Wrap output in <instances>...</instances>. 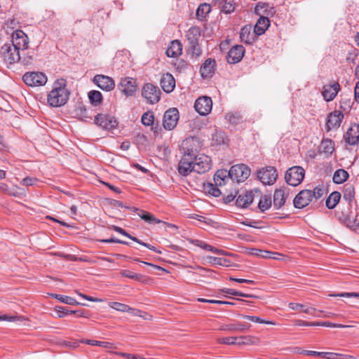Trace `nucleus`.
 <instances>
[{
	"instance_id": "a878e982",
	"label": "nucleus",
	"mask_w": 359,
	"mask_h": 359,
	"mask_svg": "<svg viewBox=\"0 0 359 359\" xmlns=\"http://www.w3.org/2000/svg\"><path fill=\"white\" fill-rule=\"evenodd\" d=\"M109 306L118 311L127 312L132 313L133 316L142 317L141 315L142 311L140 310L132 308L127 304H122L116 302H109Z\"/></svg>"
},
{
	"instance_id": "412c9836",
	"label": "nucleus",
	"mask_w": 359,
	"mask_h": 359,
	"mask_svg": "<svg viewBox=\"0 0 359 359\" xmlns=\"http://www.w3.org/2000/svg\"><path fill=\"white\" fill-rule=\"evenodd\" d=\"M343 222L349 229L356 231L359 229V221L358 220V213L348 210L342 212Z\"/></svg>"
},
{
	"instance_id": "de8ad7c7",
	"label": "nucleus",
	"mask_w": 359,
	"mask_h": 359,
	"mask_svg": "<svg viewBox=\"0 0 359 359\" xmlns=\"http://www.w3.org/2000/svg\"><path fill=\"white\" fill-rule=\"evenodd\" d=\"M203 187L205 192L215 197H218L221 195V191L215 184L208 183L207 184H204Z\"/></svg>"
},
{
	"instance_id": "7c9ffc66",
	"label": "nucleus",
	"mask_w": 359,
	"mask_h": 359,
	"mask_svg": "<svg viewBox=\"0 0 359 359\" xmlns=\"http://www.w3.org/2000/svg\"><path fill=\"white\" fill-rule=\"evenodd\" d=\"M334 151V142L330 139H323L318 148L320 154H324L326 157L330 156Z\"/></svg>"
},
{
	"instance_id": "4c0bfd02",
	"label": "nucleus",
	"mask_w": 359,
	"mask_h": 359,
	"mask_svg": "<svg viewBox=\"0 0 359 359\" xmlns=\"http://www.w3.org/2000/svg\"><path fill=\"white\" fill-rule=\"evenodd\" d=\"M211 11V6L210 4L204 3L201 4L196 13V18L199 20H203L208 14Z\"/></svg>"
},
{
	"instance_id": "6e6552de",
	"label": "nucleus",
	"mask_w": 359,
	"mask_h": 359,
	"mask_svg": "<svg viewBox=\"0 0 359 359\" xmlns=\"http://www.w3.org/2000/svg\"><path fill=\"white\" fill-rule=\"evenodd\" d=\"M22 80L25 83L29 86H41L46 83V76L39 72H26L23 76Z\"/></svg>"
},
{
	"instance_id": "680f3d73",
	"label": "nucleus",
	"mask_w": 359,
	"mask_h": 359,
	"mask_svg": "<svg viewBox=\"0 0 359 359\" xmlns=\"http://www.w3.org/2000/svg\"><path fill=\"white\" fill-rule=\"evenodd\" d=\"M0 191H1L3 193L6 194L10 196H17L18 194L15 192H13L8 186L3 182H0Z\"/></svg>"
},
{
	"instance_id": "393cba45",
	"label": "nucleus",
	"mask_w": 359,
	"mask_h": 359,
	"mask_svg": "<svg viewBox=\"0 0 359 359\" xmlns=\"http://www.w3.org/2000/svg\"><path fill=\"white\" fill-rule=\"evenodd\" d=\"M160 84L165 93H171L175 87V79L171 74L166 73L161 76Z\"/></svg>"
},
{
	"instance_id": "37998d69",
	"label": "nucleus",
	"mask_w": 359,
	"mask_h": 359,
	"mask_svg": "<svg viewBox=\"0 0 359 359\" xmlns=\"http://www.w3.org/2000/svg\"><path fill=\"white\" fill-rule=\"evenodd\" d=\"M48 294L50 296L53 297V298L58 299L61 302L69 304V305L79 304V303L77 302L76 301V299H74V298L69 297V296L54 294V293H50Z\"/></svg>"
},
{
	"instance_id": "c03bdc74",
	"label": "nucleus",
	"mask_w": 359,
	"mask_h": 359,
	"mask_svg": "<svg viewBox=\"0 0 359 359\" xmlns=\"http://www.w3.org/2000/svg\"><path fill=\"white\" fill-rule=\"evenodd\" d=\"M225 118L232 125H237L242 121L243 116L238 111L229 112L225 116Z\"/></svg>"
},
{
	"instance_id": "ddd939ff",
	"label": "nucleus",
	"mask_w": 359,
	"mask_h": 359,
	"mask_svg": "<svg viewBox=\"0 0 359 359\" xmlns=\"http://www.w3.org/2000/svg\"><path fill=\"white\" fill-rule=\"evenodd\" d=\"M257 177L264 184H273L276 181L278 174L274 167L269 166L257 172Z\"/></svg>"
},
{
	"instance_id": "052dcab7",
	"label": "nucleus",
	"mask_w": 359,
	"mask_h": 359,
	"mask_svg": "<svg viewBox=\"0 0 359 359\" xmlns=\"http://www.w3.org/2000/svg\"><path fill=\"white\" fill-rule=\"evenodd\" d=\"M209 262L212 264L225 266L226 259L220 257H208Z\"/></svg>"
},
{
	"instance_id": "1a4fd4ad",
	"label": "nucleus",
	"mask_w": 359,
	"mask_h": 359,
	"mask_svg": "<svg viewBox=\"0 0 359 359\" xmlns=\"http://www.w3.org/2000/svg\"><path fill=\"white\" fill-rule=\"evenodd\" d=\"M161 94L160 89L152 83H146L142 88V95L150 104L157 103L160 100Z\"/></svg>"
},
{
	"instance_id": "4d7b16f0",
	"label": "nucleus",
	"mask_w": 359,
	"mask_h": 359,
	"mask_svg": "<svg viewBox=\"0 0 359 359\" xmlns=\"http://www.w3.org/2000/svg\"><path fill=\"white\" fill-rule=\"evenodd\" d=\"M324 194L325 189L323 187L318 186L316 187L313 191H311V198H316V199H318L321 198Z\"/></svg>"
},
{
	"instance_id": "39448f33",
	"label": "nucleus",
	"mask_w": 359,
	"mask_h": 359,
	"mask_svg": "<svg viewBox=\"0 0 359 359\" xmlns=\"http://www.w3.org/2000/svg\"><path fill=\"white\" fill-rule=\"evenodd\" d=\"M250 175V169L245 164L232 165L229 170V177L237 182H244Z\"/></svg>"
},
{
	"instance_id": "338daca9",
	"label": "nucleus",
	"mask_w": 359,
	"mask_h": 359,
	"mask_svg": "<svg viewBox=\"0 0 359 359\" xmlns=\"http://www.w3.org/2000/svg\"><path fill=\"white\" fill-rule=\"evenodd\" d=\"M196 245L203 250H205L208 251L212 250V246L205 243L204 241L196 240Z\"/></svg>"
},
{
	"instance_id": "dca6fc26",
	"label": "nucleus",
	"mask_w": 359,
	"mask_h": 359,
	"mask_svg": "<svg viewBox=\"0 0 359 359\" xmlns=\"http://www.w3.org/2000/svg\"><path fill=\"white\" fill-rule=\"evenodd\" d=\"M93 82L102 90L111 91L115 88L114 79L108 76L102 74L95 75L93 78Z\"/></svg>"
},
{
	"instance_id": "b1692460",
	"label": "nucleus",
	"mask_w": 359,
	"mask_h": 359,
	"mask_svg": "<svg viewBox=\"0 0 359 359\" xmlns=\"http://www.w3.org/2000/svg\"><path fill=\"white\" fill-rule=\"evenodd\" d=\"M250 327V325L249 324L236 322L234 323L222 325L219 327V330L228 332H244L245 330H248Z\"/></svg>"
},
{
	"instance_id": "c85d7f7f",
	"label": "nucleus",
	"mask_w": 359,
	"mask_h": 359,
	"mask_svg": "<svg viewBox=\"0 0 359 359\" xmlns=\"http://www.w3.org/2000/svg\"><path fill=\"white\" fill-rule=\"evenodd\" d=\"M251 26L246 25L244 26L240 32V38L241 41L244 42L246 44L252 43L256 37V34L255 31L253 32H251Z\"/></svg>"
},
{
	"instance_id": "4be33fe9",
	"label": "nucleus",
	"mask_w": 359,
	"mask_h": 359,
	"mask_svg": "<svg viewBox=\"0 0 359 359\" xmlns=\"http://www.w3.org/2000/svg\"><path fill=\"white\" fill-rule=\"evenodd\" d=\"M216 61L212 58H208L205 60L200 69V73L203 79L211 78L215 70Z\"/></svg>"
},
{
	"instance_id": "8fccbe9b",
	"label": "nucleus",
	"mask_w": 359,
	"mask_h": 359,
	"mask_svg": "<svg viewBox=\"0 0 359 359\" xmlns=\"http://www.w3.org/2000/svg\"><path fill=\"white\" fill-rule=\"evenodd\" d=\"M154 121V116L152 111H147L143 114L142 116V123L146 126L153 125Z\"/></svg>"
},
{
	"instance_id": "f03ea898",
	"label": "nucleus",
	"mask_w": 359,
	"mask_h": 359,
	"mask_svg": "<svg viewBox=\"0 0 359 359\" xmlns=\"http://www.w3.org/2000/svg\"><path fill=\"white\" fill-rule=\"evenodd\" d=\"M195 143L198 144V140L191 137L187 139L183 144L186 145V147L184 148V154L178 164V172L182 176H187L191 172H194V169H192L193 158L195 153H197V149L192 146Z\"/></svg>"
},
{
	"instance_id": "f704fd0d",
	"label": "nucleus",
	"mask_w": 359,
	"mask_h": 359,
	"mask_svg": "<svg viewBox=\"0 0 359 359\" xmlns=\"http://www.w3.org/2000/svg\"><path fill=\"white\" fill-rule=\"evenodd\" d=\"M139 211L138 215L140 217L150 224H160L162 222L161 220L154 217L151 213L144 211L143 210L135 209Z\"/></svg>"
},
{
	"instance_id": "aec40b11",
	"label": "nucleus",
	"mask_w": 359,
	"mask_h": 359,
	"mask_svg": "<svg viewBox=\"0 0 359 359\" xmlns=\"http://www.w3.org/2000/svg\"><path fill=\"white\" fill-rule=\"evenodd\" d=\"M95 123L105 130L115 128L116 121L111 116L99 114L95 116Z\"/></svg>"
},
{
	"instance_id": "79ce46f5",
	"label": "nucleus",
	"mask_w": 359,
	"mask_h": 359,
	"mask_svg": "<svg viewBox=\"0 0 359 359\" xmlns=\"http://www.w3.org/2000/svg\"><path fill=\"white\" fill-rule=\"evenodd\" d=\"M272 205V201L270 196L264 195L262 196L259 203L258 208L262 212H264L266 210H269Z\"/></svg>"
},
{
	"instance_id": "a18cd8bd",
	"label": "nucleus",
	"mask_w": 359,
	"mask_h": 359,
	"mask_svg": "<svg viewBox=\"0 0 359 359\" xmlns=\"http://www.w3.org/2000/svg\"><path fill=\"white\" fill-rule=\"evenodd\" d=\"M88 98L94 106H97L102 102V95L98 90H90L88 93Z\"/></svg>"
},
{
	"instance_id": "864d4df0",
	"label": "nucleus",
	"mask_w": 359,
	"mask_h": 359,
	"mask_svg": "<svg viewBox=\"0 0 359 359\" xmlns=\"http://www.w3.org/2000/svg\"><path fill=\"white\" fill-rule=\"evenodd\" d=\"M350 358H351V356L348 355L332 352H326L325 355L326 359H348Z\"/></svg>"
},
{
	"instance_id": "49530a36",
	"label": "nucleus",
	"mask_w": 359,
	"mask_h": 359,
	"mask_svg": "<svg viewBox=\"0 0 359 359\" xmlns=\"http://www.w3.org/2000/svg\"><path fill=\"white\" fill-rule=\"evenodd\" d=\"M121 275L122 276L129 278L130 279L135 280L136 281L139 282H144V276L140 273H136L133 271H130L129 270H122L120 272Z\"/></svg>"
},
{
	"instance_id": "2f4dec72",
	"label": "nucleus",
	"mask_w": 359,
	"mask_h": 359,
	"mask_svg": "<svg viewBox=\"0 0 359 359\" xmlns=\"http://www.w3.org/2000/svg\"><path fill=\"white\" fill-rule=\"evenodd\" d=\"M270 22L266 17H260L255 25V33L257 36L263 34L268 29Z\"/></svg>"
},
{
	"instance_id": "5701e85b",
	"label": "nucleus",
	"mask_w": 359,
	"mask_h": 359,
	"mask_svg": "<svg viewBox=\"0 0 359 359\" xmlns=\"http://www.w3.org/2000/svg\"><path fill=\"white\" fill-rule=\"evenodd\" d=\"M340 90V85L335 82L332 85H325L323 86L322 95L325 101L330 102L333 100Z\"/></svg>"
},
{
	"instance_id": "bb28decb",
	"label": "nucleus",
	"mask_w": 359,
	"mask_h": 359,
	"mask_svg": "<svg viewBox=\"0 0 359 359\" xmlns=\"http://www.w3.org/2000/svg\"><path fill=\"white\" fill-rule=\"evenodd\" d=\"M253 198L254 196L252 191H244L238 195L236 205L239 208H246L252 203Z\"/></svg>"
},
{
	"instance_id": "9d476101",
	"label": "nucleus",
	"mask_w": 359,
	"mask_h": 359,
	"mask_svg": "<svg viewBox=\"0 0 359 359\" xmlns=\"http://www.w3.org/2000/svg\"><path fill=\"white\" fill-rule=\"evenodd\" d=\"M11 46L18 50H25L28 48L29 39L27 34L20 29L15 30L11 35Z\"/></svg>"
},
{
	"instance_id": "0eeeda50",
	"label": "nucleus",
	"mask_w": 359,
	"mask_h": 359,
	"mask_svg": "<svg viewBox=\"0 0 359 359\" xmlns=\"http://www.w3.org/2000/svg\"><path fill=\"white\" fill-rule=\"evenodd\" d=\"M4 60L8 65H13L21 60L20 51L13 48L11 43H5L1 48Z\"/></svg>"
},
{
	"instance_id": "3c124183",
	"label": "nucleus",
	"mask_w": 359,
	"mask_h": 359,
	"mask_svg": "<svg viewBox=\"0 0 359 359\" xmlns=\"http://www.w3.org/2000/svg\"><path fill=\"white\" fill-rule=\"evenodd\" d=\"M237 337H226L217 339V343L220 344L236 345L237 344Z\"/></svg>"
},
{
	"instance_id": "20e7f679",
	"label": "nucleus",
	"mask_w": 359,
	"mask_h": 359,
	"mask_svg": "<svg viewBox=\"0 0 359 359\" xmlns=\"http://www.w3.org/2000/svg\"><path fill=\"white\" fill-rule=\"evenodd\" d=\"M305 170L301 166H293L289 168L285 175L286 182L293 187L299 185L304 180Z\"/></svg>"
},
{
	"instance_id": "f3484780",
	"label": "nucleus",
	"mask_w": 359,
	"mask_h": 359,
	"mask_svg": "<svg viewBox=\"0 0 359 359\" xmlns=\"http://www.w3.org/2000/svg\"><path fill=\"white\" fill-rule=\"evenodd\" d=\"M311 200V190L304 189L294 197L293 204L296 208L302 209L307 206Z\"/></svg>"
},
{
	"instance_id": "9b49d317",
	"label": "nucleus",
	"mask_w": 359,
	"mask_h": 359,
	"mask_svg": "<svg viewBox=\"0 0 359 359\" xmlns=\"http://www.w3.org/2000/svg\"><path fill=\"white\" fill-rule=\"evenodd\" d=\"M179 111L177 108L168 109L163 116V126L165 129L171 130L174 129L179 120Z\"/></svg>"
},
{
	"instance_id": "bf43d9fd",
	"label": "nucleus",
	"mask_w": 359,
	"mask_h": 359,
	"mask_svg": "<svg viewBox=\"0 0 359 359\" xmlns=\"http://www.w3.org/2000/svg\"><path fill=\"white\" fill-rule=\"evenodd\" d=\"M56 311L59 318H63L65 316L69 313H75L74 311H69L63 306H57Z\"/></svg>"
},
{
	"instance_id": "72a5a7b5",
	"label": "nucleus",
	"mask_w": 359,
	"mask_h": 359,
	"mask_svg": "<svg viewBox=\"0 0 359 359\" xmlns=\"http://www.w3.org/2000/svg\"><path fill=\"white\" fill-rule=\"evenodd\" d=\"M229 177V170H218L214 175V182L217 186H222Z\"/></svg>"
},
{
	"instance_id": "0e129e2a",
	"label": "nucleus",
	"mask_w": 359,
	"mask_h": 359,
	"mask_svg": "<svg viewBox=\"0 0 359 359\" xmlns=\"http://www.w3.org/2000/svg\"><path fill=\"white\" fill-rule=\"evenodd\" d=\"M304 354L309 356H316L325 358L326 352H318L315 351H304Z\"/></svg>"
},
{
	"instance_id": "5fc2aeb1",
	"label": "nucleus",
	"mask_w": 359,
	"mask_h": 359,
	"mask_svg": "<svg viewBox=\"0 0 359 359\" xmlns=\"http://www.w3.org/2000/svg\"><path fill=\"white\" fill-rule=\"evenodd\" d=\"M320 326L327 327H333V328H345V327H352L351 325L333 323H331L329 321L320 322Z\"/></svg>"
},
{
	"instance_id": "f8f14e48",
	"label": "nucleus",
	"mask_w": 359,
	"mask_h": 359,
	"mask_svg": "<svg viewBox=\"0 0 359 359\" xmlns=\"http://www.w3.org/2000/svg\"><path fill=\"white\" fill-rule=\"evenodd\" d=\"M194 108L200 115H208L210 113L212 108V101L211 97L208 96L198 97L195 101Z\"/></svg>"
},
{
	"instance_id": "473e14b6",
	"label": "nucleus",
	"mask_w": 359,
	"mask_h": 359,
	"mask_svg": "<svg viewBox=\"0 0 359 359\" xmlns=\"http://www.w3.org/2000/svg\"><path fill=\"white\" fill-rule=\"evenodd\" d=\"M290 309L294 311H300L306 314L315 316L316 309L313 307H307L306 305L299 303L291 302L288 304Z\"/></svg>"
},
{
	"instance_id": "6e6d98bb",
	"label": "nucleus",
	"mask_w": 359,
	"mask_h": 359,
	"mask_svg": "<svg viewBox=\"0 0 359 359\" xmlns=\"http://www.w3.org/2000/svg\"><path fill=\"white\" fill-rule=\"evenodd\" d=\"M173 65L176 70L180 72L184 70L187 67V62L182 59H177L173 63Z\"/></svg>"
},
{
	"instance_id": "e433bc0d",
	"label": "nucleus",
	"mask_w": 359,
	"mask_h": 359,
	"mask_svg": "<svg viewBox=\"0 0 359 359\" xmlns=\"http://www.w3.org/2000/svg\"><path fill=\"white\" fill-rule=\"evenodd\" d=\"M260 342L258 337L254 336H241L238 337L237 345H257Z\"/></svg>"
},
{
	"instance_id": "c9c22d12",
	"label": "nucleus",
	"mask_w": 359,
	"mask_h": 359,
	"mask_svg": "<svg viewBox=\"0 0 359 359\" xmlns=\"http://www.w3.org/2000/svg\"><path fill=\"white\" fill-rule=\"evenodd\" d=\"M355 198V188L351 184H346L343 191V199L348 203L349 205Z\"/></svg>"
},
{
	"instance_id": "6ab92c4d",
	"label": "nucleus",
	"mask_w": 359,
	"mask_h": 359,
	"mask_svg": "<svg viewBox=\"0 0 359 359\" xmlns=\"http://www.w3.org/2000/svg\"><path fill=\"white\" fill-rule=\"evenodd\" d=\"M245 48L241 45L233 46L228 52L226 60L229 64H236L239 62L244 56Z\"/></svg>"
},
{
	"instance_id": "774afa93",
	"label": "nucleus",
	"mask_w": 359,
	"mask_h": 359,
	"mask_svg": "<svg viewBox=\"0 0 359 359\" xmlns=\"http://www.w3.org/2000/svg\"><path fill=\"white\" fill-rule=\"evenodd\" d=\"M238 194V191H235L234 192H231V193L227 194L226 196L224 197V203H231V201H233L235 199V198L237 196Z\"/></svg>"
},
{
	"instance_id": "4468645a",
	"label": "nucleus",
	"mask_w": 359,
	"mask_h": 359,
	"mask_svg": "<svg viewBox=\"0 0 359 359\" xmlns=\"http://www.w3.org/2000/svg\"><path fill=\"white\" fill-rule=\"evenodd\" d=\"M137 88L136 79L131 77L122 78L118 84V89L126 96H132Z\"/></svg>"
},
{
	"instance_id": "09e8293b",
	"label": "nucleus",
	"mask_w": 359,
	"mask_h": 359,
	"mask_svg": "<svg viewBox=\"0 0 359 359\" xmlns=\"http://www.w3.org/2000/svg\"><path fill=\"white\" fill-rule=\"evenodd\" d=\"M242 317L244 319L250 320L253 323L266 324V325H275L276 323L273 321L262 320L258 316L243 315Z\"/></svg>"
},
{
	"instance_id": "423d86ee",
	"label": "nucleus",
	"mask_w": 359,
	"mask_h": 359,
	"mask_svg": "<svg viewBox=\"0 0 359 359\" xmlns=\"http://www.w3.org/2000/svg\"><path fill=\"white\" fill-rule=\"evenodd\" d=\"M192 169L194 172L199 174L208 172L211 168V158L204 154L195 155L193 158Z\"/></svg>"
},
{
	"instance_id": "a211bd4d",
	"label": "nucleus",
	"mask_w": 359,
	"mask_h": 359,
	"mask_svg": "<svg viewBox=\"0 0 359 359\" xmlns=\"http://www.w3.org/2000/svg\"><path fill=\"white\" fill-rule=\"evenodd\" d=\"M345 142L350 145H355L359 142V124L351 123L344 135Z\"/></svg>"
},
{
	"instance_id": "69168bd1",
	"label": "nucleus",
	"mask_w": 359,
	"mask_h": 359,
	"mask_svg": "<svg viewBox=\"0 0 359 359\" xmlns=\"http://www.w3.org/2000/svg\"><path fill=\"white\" fill-rule=\"evenodd\" d=\"M84 343L92 345V346H98L101 347H108V342L106 341H96V340H86V341H83Z\"/></svg>"
},
{
	"instance_id": "2eb2a0df",
	"label": "nucleus",
	"mask_w": 359,
	"mask_h": 359,
	"mask_svg": "<svg viewBox=\"0 0 359 359\" xmlns=\"http://www.w3.org/2000/svg\"><path fill=\"white\" fill-rule=\"evenodd\" d=\"M344 118V115L341 111L334 110V111L330 113L327 116L325 125L327 131H330L334 128H339Z\"/></svg>"
},
{
	"instance_id": "a19ab883",
	"label": "nucleus",
	"mask_w": 359,
	"mask_h": 359,
	"mask_svg": "<svg viewBox=\"0 0 359 359\" xmlns=\"http://www.w3.org/2000/svg\"><path fill=\"white\" fill-rule=\"evenodd\" d=\"M348 173L344 169L337 170L333 175V182L335 184H342L348 178Z\"/></svg>"
},
{
	"instance_id": "e2e57ef3",
	"label": "nucleus",
	"mask_w": 359,
	"mask_h": 359,
	"mask_svg": "<svg viewBox=\"0 0 359 359\" xmlns=\"http://www.w3.org/2000/svg\"><path fill=\"white\" fill-rule=\"evenodd\" d=\"M37 182L38 180L36 178L27 177L21 181L20 184L23 186L28 187L34 185Z\"/></svg>"
},
{
	"instance_id": "603ef678",
	"label": "nucleus",
	"mask_w": 359,
	"mask_h": 359,
	"mask_svg": "<svg viewBox=\"0 0 359 359\" xmlns=\"http://www.w3.org/2000/svg\"><path fill=\"white\" fill-rule=\"evenodd\" d=\"M111 229L115 231L116 232L123 235V236H125L128 238H129L130 239H131L132 241H135V242H139V239L135 236H133L132 235L129 234L125 229H123V228L121 227H119L118 226H115V225H113L111 226Z\"/></svg>"
},
{
	"instance_id": "58836bf2",
	"label": "nucleus",
	"mask_w": 359,
	"mask_h": 359,
	"mask_svg": "<svg viewBox=\"0 0 359 359\" xmlns=\"http://www.w3.org/2000/svg\"><path fill=\"white\" fill-rule=\"evenodd\" d=\"M213 1L215 5L223 4L221 11L226 14H230L235 10V3L233 0H220V2H216L215 1Z\"/></svg>"
},
{
	"instance_id": "13d9d810",
	"label": "nucleus",
	"mask_w": 359,
	"mask_h": 359,
	"mask_svg": "<svg viewBox=\"0 0 359 359\" xmlns=\"http://www.w3.org/2000/svg\"><path fill=\"white\" fill-rule=\"evenodd\" d=\"M100 243H121V244H123V245H129L130 243L127 241H122V240H120V239H118L116 238H114V237H111L109 239H100L98 241Z\"/></svg>"
},
{
	"instance_id": "cd10ccee",
	"label": "nucleus",
	"mask_w": 359,
	"mask_h": 359,
	"mask_svg": "<svg viewBox=\"0 0 359 359\" xmlns=\"http://www.w3.org/2000/svg\"><path fill=\"white\" fill-rule=\"evenodd\" d=\"M287 196L288 194L285 193V189H276L273 194V208L280 209L285 205Z\"/></svg>"
},
{
	"instance_id": "f257e3e1",
	"label": "nucleus",
	"mask_w": 359,
	"mask_h": 359,
	"mask_svg": "<svg viewBox=\"0 0 359 359\" xmlns=\"http://www.w3.org/2000/svg\"><path fill=\"white\" fill-rule=\"evenodd\" d=\"M69 90L67 88V81L58 79L54 81L52 90L48 95L47 101L50 106L58 107L65 105L69 100Z\"/></svg>"
},
{
	"instance_id": "7ed1b4c3",
	"label": "nucleus",
	"mask_w": 359,
	"mask_h": 359,
	"mask_svg": "<svg viewBox=\"0 0 359 359\" xmlns=\"http://www.w3.org/2000/svg\"><path fill=\"white\" fill-rule=\"evenodd\" d=\"M201 36V29L197 26L190 27L186 33L190 54L192 57H198L202 54V50L198 43Z\"/></svg>"
},
{
	"instance_id": "c756f323",
	"label": "nucleus",
	"mask_w": 359,
	"mask_h": 359,
	"mask_svg": "<svg viewBox=\"0 0 359 359\" xmlns=\"http://www.w3.org/2000/svg\"><path fill=\"white\" fill-rule=\"evenodd\" d=\"M182 53V45L179 40H174L166 50L165 54L169 57H176Z\"/></svg>"
},
{
	"instance_id": "ea45409f",
	"label": "nucleus",
	"mask_w": 359,
	"mask_h": 359,
	"mask_svg": "<svg viewBox=\"0 0 359 359\" xmlns=\"http://www.w3.org/2000/svg\"><path fill=\"white\" fill-rule=\"evenodd\" d=\"M341 198V194L338 191H333L326 199L325 205L327 208L333 209L336 207Z\"/></svg>"
}]
</instances>
